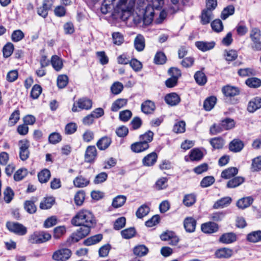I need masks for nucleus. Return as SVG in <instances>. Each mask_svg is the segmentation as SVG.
Masks as SVG:
<instances>
[{
	"label": "nucleus",
	"instance_id": "e2e57ef3",
	"mask_svg": "<svg viewBox=\"0 0 261 261\" xmlns=\"http://www.w3.org/2000/svg\"><path fill=\"white\" fill-rule=\"evenodd\" d=\"M166 57L162 52H158L154 58V63L156 64H163L166 62Z\"/></svg>",
	"mask_w": 261,
	"mask_h": 261
},
{
	"label": "nucleus",
	"instance_id": "c9c22d12",
	"mask_svg": "<svg viewBox=\"0 0 261 261\" xmlns=\"http://www.w3.org/2000/svg\"><path fill=\"white\" fill-rule=\"evenodd\" d=\"M133 252L135 255L141 257L147 254L148 249L144 245H139L134 248Z\"/></svg>",
	"mask_w": 261,
	"mask_h": 261
},
{
	"label": "nucleus",
	"instance_id": "39448f33",
	"mask_svg": "<svg viewBox=\"0 0 261 261\" xmlns=\"http://www.w3.org/2000/svg\"><path fill=\"white\" fill-rule=\"evenodd\" d=\"M6 227L10 232L18 236H24L27 233V227L18 222L8 221Z\"/></svg>",
	"mask_w": 261,
	"mask_h": 261
},
{
	"label": "nucleus",
	"instance_id": "680f3d73",
	"mask_svg": "<svg viewBox=\"0 0 261 261\" xmlns=\"http://www.w3.org/2000/svg\"><path fill=\"white\" fill-rule=\"evenodd\" d=\"M24 208L30 214L35 213L37 208L34 202L31 200L26 201L24 203Z\"/></svg>",
	"mask_w": 261,
	"mask_h": 261
},
{
	"label": "nucleus",
	"instance_id": "5fc2aeb1",
	"mask_svg": "<svg viewBox=\"0 0 261 261\" xmlns=\"http://www.w3.org/2000/svg\"><path fill=\"white\" fill-rule=\"evenodd\" d=\"M213 30L216 32H220L223 30V25L220 19H215L211 23Z\"/></svg>",
	"mask_w": 261,
	"mask_h": 261
},
{
	"label": "nucleus",
	"instance_id": "a878e982",
	"mask_svg": "<svg viewBox=\"0 0 261 261\" xmlns=\"http://www.w3.org/2000/svg\"><path fill=\"white\" fill-rule=\"evenodd\" d=\"M237 240L236 235L232 232L223 234L219 238V241L224 244H230Z\"/></svg>",
	"mask_w": 261,
	"mask_h": 261
},
{
	"label": "nucleus",
	"instance_id": "393cba45",
	"mask_svg": "<svg viewBox=\"0 0 261 261\" xmlns=\"http://www.w3.org/2000/svg\"><path fill=\"white\" fill-rule=\"evenodd\" d=\"M209 142L213 149H221L223 148L225 144L224 139L220 137L212 138Z\"/></svg>",
	"mask_w": 261,
	"mask_h": 261
},
{
	"label": "nucleus",
	"instance_id": "a211bd4d",
	"mask_svg": "<svg viewBox=\"0 0 261 261\" xmlns=\"http://www.w3.org/2000/svg\"><path fill=\"white\" fill-rule=\"evenodd\" d=\"M224 95L227 97H233L238 95L240 93V90L237 87L227 85L224 86L222 89Z\"/></svg>",
	"mask_w": 261,
	"mask_h": 261
},
{
	"label": "nucleus",
	"instance_id": "f3484780",
	"mask_svg": "<svg viewBox=\"0 0 261 261\" xmlns=\"http://www.w3.org/2000/svg\"><path fill=\"white\" fill-rule=\"evenodd\" d=\"M195 44L198 49L205 52L213 49L215 47V42L214 41H196Z\"/></svg>",
	"mask_w": 261,
	"mask_h": 261
},
{
	"label": "nucleus",
	"instance_id": "6ab92c4d",
	"mask_svg": "<svg viewBox=\"0 0 261 261\" xmlns=\"http://www.w3.org/2000/svg\"><path fill=\"white\" fill-rule=\"evenodd\" d=\"M155 109L154 103L150 100H147L141 104V111L144 114H152Z\"/></svg>",
	"mask_w": 261,
	"mask_h": 261
},
{
	"label": "nucleus",
	"instance_id": "72a5a7b5",
	"mask_svg": "<svg viewBox=\"0 0 261 261\" xmlns=\"http://www.w3.org/2000/svg\"><path fill=\"white\" fill-rule=\"evenodd\" d=\"M217 101V98L212 96L207 97L203 102V108L207 111H211L215 106Z\"/></svg>",
	"mask_w": 261,
	"mask_h": 261
},
{
	"label": "nucleus",
	"instance_id": "7ed1b4c3",
	"mask_svg": "<svg viewBox=\"0 0 261 261\" xmlns=\"http://www.w3.org/2000/svg\"><path fill=\"white\" fill-rule=\"evenodd\" d=\"M95 223L92 213L86 210L80 211L71 220V224L74 226L93 225Z\"/></svg>",
	"mask_w": 261,
	"mask_h": 261
},
{
	"label": "nucleus",
	"instance_id": "a18cd8bd",
	"mask_svg": "<svg viewBox=\"0 0 261 261\" xmlns=\"http://www.w3.org/2000/svg\"><path fill=\"white\" fill-rule=\"evenodd\" d=\"M126 198L124 195H118L113 200L112 206L115 208L121 207L125 203Z\"/></svg>",
	"mask_w": 261,
	"mask_h": 261
},
{
	"label": "nucleus",
	"instance_id": "dca6fc26",
	"mask_svg": "<svg viewBox=\"0 0 261 261\" xmlns=\"http://www.w3.org/2000/svg\"><path fill=\"white\" fill-rule=\"evenodd\" d=\"M53 4L51 0H45L42 6L37 9V14L45 18L48 15V11L52 7Z\"/></svg>",
	"mask_w": 261,
	"mask_h": 261
},
{
	"label": "nucleus",
	"instance_id": "c756f323",
	"mask_svg": "<svg viewBox=\"0 0 261 261\" xmlns=\"http://www.w3.org/2000/svg\"><path fill=\"white\" fill-rule=\"evenodd\" d=\"M194 77L196 83L199 86H204L207 81L206 76L201 71L196 72Z\"/></svg>",
	"mask_w": 261,
	"mask_h": 261
},
{
	"label": "nucleus",
	"instance_id": "4d7b16f0",
	"mask_svg": "<svg viewBox=\"0 0 261 261\" xmlns=\"http://www.w3.org/2000/svg\"><path fill=\"white\" fill-rule=\"evenodd\" d=\"M123 89V84L119 82H115L111 87V90L113 94L117 95L121 92Z\"/></svg>",
	"mask_w": 261,
	"mask_h": 261
},
{
	"label": "nucleus",
	"instance_id": "1a4fd4ad",
	"mask_svg": "<svg viewBox=\"0 0 261 261\" xmlns=\"http://www.w3.org/2000/svg\"><path fill=\"white\" fill-rule=\"evenodd\" d=\"M92 101L91 99L87 98H82L77 101V106L75 103L73 105L72 111L74 112H77V107L81 110H89L92 108Z\"/></svg>",
	"mask_w": 261,
	"mask_h": 261
},
{
	"label": "nucleus",
	"instance_id": "423d86ee",
	"mask_svg": "<svg viewBox=\"0 0 261 261\" xmlns=\"http://www.w3.org/2000/svg\"><path fill=\"white\" fill-rule=\"evenodd\" d=\"M18 145L19 147V156L23 161H26L30 156V152L29 149L30 147L29 141L26 139L19 141Z\"/></svg>",
	"mask_w": 261,
	"mask_h": 261
},
{
	"label": "nucleus",
	"instance_id": "bb28decb",
	"mask_svg": "<svg viewBox=\"0 0 261 261\" xmlns=\"http://www.w3.org/2000/svg\"><path fill=\"white\" fill-rule=\"evenodd\" d=\"M213 17V11L205 9L202 11L201 13V22L203 25L207 24L210 22Z\"/></svg>",
	"mask_w": 261,
	"mask_h": 261
},
{
	"label": "nucleus",
	"instance_id": "4468645a",
	"mask_svg": "<svg viewBox=\"0 0 261 261\" xmlns=\"http://www.w3.org/2000/svg\"><path fill=\"white\" fill-rule=\"evenodd\" d=\"M261 108V97L256 96L251 99L248 102L247 111L249 113H254Z\"/></svg>",
	"mask_w": 261,
	"mask_h": 261
},
{
	"label": "nucleus",
	"instance_id": "9b49d317",
	"mask_svg": "<svg viewBox=\"0 0 261 261\" xmlns=\"http://www.w3.org/2000/svg\"><path fill=\"white\" fill-rule=\"evenodd\" d=\"M233 254L232 249L224 247L217 249L215 252V255L218 258H229Z\"/></svg>",
	"mask_w": 261,
	"mask_h": 261
},
{
	"label": "nucleus",
	"instance_id": "4c0bfd02",
	"mask_svg": "<svg viewBox=\"0 0 261 261\" xmlns=\"http://www.w3.org/2000/svg\"><path fill=\"white\" fill-rule=\"evenodd\" d=\"M126 104L127 100L126 99H118L112 103L111 111L113 112H117L119 109L126 105Z\"/></svg>",
	"mask_w": 261,
	"mask_h": 261
},
{
	"label": "nucleus",
	"instance_id": "864d4df0",
	"mask_svg": "<svg viewBox=\"0 0 261 261\" xmlns=\"http://www.w3.org/2000/svg\"><path fill=\"white\" fill-rule=\"evenodd\" d=\"M224 130L232 129L235 126V122L233 119L226 118L221 121Z\"/></svg>",
	"mask_w": 261,
	"mask_h": 261
},
{
	"label": "nucleus",
	"instance_id": "7c9ffc66",
	"mask_svg": "<svg viewBox=\"0 0 261 261\" xmlns=\"http://www.w3.org/2000/svg\"><path fill=\"white\" fill-rule=\"evenodd\" d=\"M196 201V196L193 193L186 194L183 198L182 203L187 207L192 206Z\"/></svg>",
	"mask_w": 261,
	"mask_h": 261
},
{
	"label": "nucleus",
	"instance_id": "20e7f679",
	"mask_svg": "<svg viewBox=\"0 0 261 261\" xmlns=\"http://www.w3.org/2000/svg\"><path fill=\"white\" fill-rule=\"evenodd\" d=\"M51 235L45 231H36L30 234L28 242L31 244H39L46 242L50 240Z\"/></svg>",
	"mask_w": 261,
	"mask_h": 261
},
{
	"label": "nucleus",
	"instance_id": "e433bc0d",
	"mask_svg": "<svg viewBox=\"0 0 261 261\" xmlns=\"http://www.w3.org/2000/svg\"><path fill=\"white\" fill-rule=\"evenodd\" d=\"M55 198L53 197L44 198L40 203V208L42 210L50 208L54 204Z\"/></svg>",
	"mask_w": 261,
	"mask_h": 261
},
{
	"label": "nucleus",
	"instance_id": "37998d69",
	"mask_svg": "<svg viewBox=\"0 0 261 261\" xmlns=\"http://www.w3.org/2000/svg\"><path fill=\"white\" fill-rule=\"evenodd\" d=\"M102 239V235L98 234L88 238L84 242V244L86 246H91L99 242Z\"/></svg>",
	"mask_w": 261,
	"mask_h": 261
},
{
	"label": "nucleus",
	"instance_id": "3c124183",
	"mask_svg": "<svg viewBox=\"0 0 261 261\" xmlns=\"http://www.w3.org/2000/svg\"><path fill=\"white\" fill-rule=\"evenodd\" d=\"M234 12V7L232 5H229L225 8L222 11L221 18L223 20H225L229 16L233 14Z\"/></svg>",
	"mask_w": 261,
	"mask_h": 261
},
{
	"label": "nucleus",
	"instance_id": "ea45409f",
	"mask_svg": "<svg viewBox=\"0 0 261 261\" xmlns=\"http://www.w3.org/2000/svg\"><path fill=\"white\" fill-rule=\"evenodd\" d=\"M244 181V178L241 176H237L229 180L227 184L228 188H234L239 186Z\"/></svg>",
	"mask_w": 261,
	"mask_h": 261
},
{
	"label": "nucleus",
	"instance_id": "09e8293b",
	"mask_svg": "<svg viewBox=\"0 0 261 261\" xmlns=\"http://www.w3.org/2000/svg\"><path fill=\"white\" fill-rule=\"evenodd\" d=\"M28 173V170L25 168H22L18 169L14 175V179L18 181L23 179Z\"/></svg>",
	"mask_w": 261,
	"mask_h": 261
},
{
	"label": "nucleus",
	"instance_id": "aec40b11",
	"mask_svg": "<svg viewBox=\"0 0 261 261\" xmlns=\"http://www.w3.org/2000/svg\"><path fill=\"white\" fill-rule=\"evenodd\" d=\"M232 202L230 197L226 196L223 197L215 202L213 208L215 209L223 208L228 206Z\"/></svg>",
	"mask_w": 261,
	"mask_h": 261
},
{
	"label": "nucleus",
	"instance_id": "ddd939ff",
	"mask_svg": "<svg viewBox=\"0 0 261 261\" xmlns=\"http://www.w3.org/2000/svg\"><path fill=\"white\" fill-rule=\"evenodd\" d=\"M158 158L157 153L155 152H152L143 158L142 164L146 167L153 166L156 163Z\"/></svg>",
	"mask_w": 261,
	"mask_h": 261
},
{
	"label": "nucleus",
	"instance_id": "338daca9",
	"mask_svg": "<svg viewBox=\"0 0 261 261\" xmlns=\"http://www.w3.org/2000/svg\"><path fill=\"white\" fill-rule=\"evenodd\" d=\"M132 116V113L128 110L121 111L119 113V119L123 122L128 121Z\"/></svg>",
	"mask_w": 261,
	"mask_h": 261
},
{
	"label": "nucleus",
	"instance_id": "49530a36",
	"mask_svg": "<svg viewBox=\"0 0 261 261\" xmlns=\"http://www.w3.org/2000/svg\"><path fill=\"white\" fill-rule=\"evenodd\" d=\"M154 133L151 130H148L144 134L139 136V139L140 141L149 144L150 143L153 138Z\"/></svg>",
	"mask_w": 261,
	"mask_h": 261
},
{
	"label": "nucleus",
	"instance_id": "cd10ccee",
	"mask_svg": "<svg viewBox=\"0 0 261 261\" xmlns=\"http://www.w3.org/2000/svg\"><path fill=\"white\" fill-rule=\"evenodd\" d=\"M253 199L250 197H243L237 202V206L240 209H245L249 207L253 202Z\"/></svg>",
	"mask_w": 261,
	"mask_h": 261
},
{
	"label": "nucleus",
	"instance_id": "6e6d98bb",
	"mask_svg": "<svg viewBox=\"0 0 261 261\" xmlns=\"http://www.w3.org/2000/svg\"><path fill=\"white\" fill-rule=\"evenodd\" d=\"M14 50V45L12 43H7L3 47V51L4 57L8 58L12 54Z\"/></svg>",
	"mask_w": 261,
	"mask_h": 261
},
{
	"label": "nucleus",
	"instance_id": "f8f14e48",
	"mask_svg": "<svg viewBox=\"0 0 261 261\" xmlns=\"http://www.w3.org/2000/svg\"><path fill=\"white\" fill-rule=\"evenodd\" d=\"M130 148L132 152L140 153L147 150L149 148V145L140 140L132 144Z\"/></svg>",
	"mask_w": 261,
	"mask_h": 261
},
{
	"label": "nucleus",
	"instance_id": "f257e3e1",
	"mask_svg": "<svg viewBox=\"0 0 261 261\" xmlns=\"http://www.w3.org/2000/svg\"><path fill=\"white\" fill-rule=\"evenodd\" d=\"M164 4V0H163V4L156 8L153 5V0H139L138 7L140 10H142L144 24H150L153 20L154 15L157 14L156 11H160L161 22L166 18L167 15L166 10L163 9L160 11Z\"/></svg>",
	"mask_w": 261,
	"mask_h": 261
},
{
	"label": "nucleus",
	"instance_id": "f704fd0d",
	"mask_svg": "<svg viewBox=\"0 0 261 261\" xmlns=\"http://www.w3.org/2000/svg\"><path fill=\"white\" fill-rule=\"evenodd\" d=\"M247 240L250 242L256 243L261 241V231H252L247 236Z\"/></svg>",
	"mask_w": 261,
	"mask_h": 261
},
{
	"label": "nucleus",
	"instance_id": "c85d7f7f",
	"mask_svg": "<svg viewBox=\"0 0 261 261\" xmlns=\"http://www.w3.org/2000/svg\"><path fill=\"white\" fill-rule=\"evenodd\" d=\"M54 69L57 71H60L63 67V60L57 55L53 56L50 61Z\"/></svg>",
	"mask_w": 261,
	"mask_h": 261
},
{
	"label": "nucleus",
	"instance_id": "a19ab883",
	"mask_svg": "<svg viewBox=\"0 0 261 261\" xmlns=\"http://www.w3.org/2000/svg\"><path fill=\"white\" fill-rule=\"evenodd\" d=\"M189 155L192 161H200L203 157V153L199 149L194 148L190 151Z\"/></svg>",
	"mask_w": 261,
	"mask_h": 261
},
{
	"label": "nucleus",
	"instance_id": "0eeeda50",
	"mask_svg": "<svg viewBox=\"0 0 261 261\" xmlns=\"http://www.w3.org/2000/svg\"><path fill=\"white\" fill-rule=\"evenodd\" d=\"M81 227L76 232L73 233L71 238L73 242H77L81 239L86 237L90 231V228L93 225H81Z\"/></svg>",
	"mask_w": 261,
	"mask_h": 261
},
{
	"label": "nucleus",
	"instance_id": "79ce46f5",
	"mask_svg": "<svg viewBox=\"0 0 261 261\" xmlns=\"http://www.w3.org/2000/svg\"><path fill=\"white\" fill-rule=\"evenodd\" d=\"M150 211L149 207L146 204H143L137 210L136 215L138 218L141 219L147 216Z\"/></svg>",
	"mask_w": 261,
	"mask_h": 261
},
{
	"label": "nucleus",
	"instance_id": "8fccbe9b",
	"mask_svg": "<svg viewBox=\"0 0 261 261\" xmlns=\"http://www.w3.org/2000/svg\"><path fill=\"white\" fill-rule=\"evenodd\" d=\"M251 170L253 172L261 171V156H258L252 160Z\"/></svg>",
	"mask_w": 261,
	"mask_h": 261
},
{
	"label": "nucleus",
	"instance_id": "de8ad7c7",
	"mask_svg": "<svg viewBox=\"0 0 261 261\" xmlns=\"http://www.w3.org/2000/svg\"><path fill=\"white\" fill-rule=\"evenodd\" d=\"M245 83L250 88H257L261 86V80L256 77H250L246 81Z\"/></svg>",
	"mask_w": 261,
	"mask_h": 261
},
{
	"label": "nucleus",
	"instance_id": "774afa93",
	"mask_svg": "<svg viewBox=\"0 0 261 261\" xmlns=\"http://www.w3.org/2000/svg\"><path fill=\"white\" fill-rule=\"evenodd\" d=\"M24 37V33L20 30L14 31L11 35V39L14 42H18Z\"/></svg>",
	"mask_w": 261,
	"mask_h": 261
},
{
	"label": "nucleus",
	"instance_id": "2eb2a0df",
	"mask_svg": "<svg viewBox=\"0 0 261 261\" xmlns=\"http://www.w3.org/2000/svg\"><path fill=\"white\" fill-rule=\"evenodd\" d=\"M219 226L213 222H208L203 223L201 226L202 231L205 233H213L218 230Z\"/></svg>",
	"mask_w": 261,
	"mask_h": 261
},
{
	"label": "nucleus",
	"instance_id": "052dcab7",
	"mask_svg": "<svg viewBox=\"0 0 261 261\" xmlns=\"http://www.w3.org/2000/svg\"><path fill=\"white\" fill-rule=\"evenodd\" d=\"M261 37L260 30L257 28L251 29L250 37L252 41L260 40Z\"/></svg>",
	"mask_w": 261,
	"mask_h": 261
},
{
	"label": "nucleus",
	"instance_id": "5701e85b",
	"mask_svg": "<svg viewBox=\"0 0 261 261\" xmlns=\"http://www.w3.org/2000/svg\"><path fill=\"white\" fill-rule=\"evenodd\" d=\"M184 225L187 232H193L195 230L196 221L192 217H187L184 220Z\"/></svg>",
	"mask_w": 261,
	"mask_h": 261
},
{
	"label": "nucleus",
	"instance_id": "f03ea898",
	"mask_svg": "<svg viewBox=\"0 0 261 261\" xmlns=\"http://www.w3.org/2000/svg\"><path fill=\"white\" fill-rule=\"evenodd\" d=\"M135 0H104L101 11L106 14L113 10L116 13L130 12L133 9Z\"/></svg>",
	"mask_w": 261,
	"mask_h": 261
},
{
	"label": "nucleus",
	"instance_id": "412c9836",
	"mask_svg": "<svg viewBox=\"0 0 261 261\" xmlns=\"http://www.w3.org/2000/svg\"><path fill=\"white\" fill-rule=\"evenodd\" d=\"M244 146V144L243 141L238 139H233L229 144V150L233 152H240Z\"/></svg>",
	"mask_w": 261,
	"mask_h": 261
},
{
	"label": "nucleus",
	"instance_id": "473e14b6",
	"mask_svg": "<svg viewBox=\"0 0 261 261\" xmlns=\"http://www.w3.org/2000/svg\"><path fill=\"white\" fill-rule=\"evenodd\" d=\"M135 48L139 51H142L145 47V39L141 35H138L134 40Z\"/></svg>",
	"mask_w": 261,
	"mask_h": 261
},
{
	"label": "nucleus",
	"instance_id": "bf43d9fd",
	"mask_svg": "<svg viewBox=\"0 0 261 261\" xmlns=\"http://www.w3.org/2000/svg\"><path fill=\"white\" fill-rule=\"evenodd\" d=\"M4 200L7 203H10L14 197V192L10 187H7L4 192Z\"/></svg>",
	"mask_w": 261,
	"mask_h": 261
},
{
	"label": "nucleus",
	"instance_id": "4be33fe9",
	"mask_svg": "<svg viewBox=\"0 0 261 261\" xmlns=\"http://www.w3.org/2000/svg\"><path fill=\"white\" fill-rule=\"evenodd\" d=\"M165 100L169 105L174 106L179 103L180 98L176 93H171L166 95L165 97Z\"/></svg>",
	"mask_w": 261,
	"mask_h": 261
},
{
	"label": "nucleus",
	"instance_id": "b1692460",
	"mask_svg": "<svg viewBox=\"0 0 261 261\" xmlns=\"http://www.w3.org/2000/svg\"><path fill=\"white\" fill-rule=\"evenodd\" d=\"M111 143V139L107 136H105L98 140L96 146L100 150H105L110 146Z\"/></svg>",
	"mask_w": 261,
	"mask_h": 261
},
{
	"label": "nucleus",
	"instance_id": "69168bd1",
	"mask_svg": "<svg viewBox=\"0 0 261 261\" xmlns=\"http://www.w3.org/2000/svg\"><path fill=\"white\" fill-rule=\"evenodd\" d=\"M224 56L226 61L231 62L236 60L238 57V54L235 50H230L225 51Z\"/></svg>",
	"mask_w": 261,
	"mask_h": 261
},
{
	"label": "nucleus",
	"instance_id": "603ef678",
	"mask_svg": "<svg viewBox=\"0 0 261 261\" xmlns=\"http://www.w3.org/2000/svg\"><path fill=\"white\" fill-rule=\"evenodd\" d=\"M136 233V230L134 227H130L121 231V234L123 238L129 239L135 236Z\"/></svg>",
	"mask_w": 261,
	"mask_h": 261
},
{
	"label": "nucleus",
	"instance_id": "9d476101",
	"mask_svg": "<svg viewBox=\"0 0 261 261\" xmlns=\"http://www.w3.org/2000/svg\"><path fill=\"white\" fill-rule=\"evenodd\" d=\"M97 157V150L95 146H88L85 153V161L87 163H93Z\"/></svg>",
	"mask_w": 261,
	"mask_h": 261
},
{
	"label": "nucleus",
	"instance_id": "6e6552de",
	"mask_svg": "<svg viewBox=\"0 0 261 261\" xmlns=\"http://www.w3.org/2000/svg\"><path fill=\"white\" fill-rule=\"evenodd\" d=\"M71 251L68 248H62L55 251L52 255V258L56 261H66L71 255Z\"/></svg>",
	"mask_w": 261,
	"mask_h": 261
},
{
	"label": "nucleus",
	"instance_id": "58836bf2",
	"mask_svg": "<svg viewBox=\"0 0 261 261\" xmlns=\"http://www.w3.org/2000/svg\"><path fill=\"white\" fill-rule=\"evenodd\" d=\"M74 185L78 188H83L89 184V180L80 175L76 177L73 180Z\"/></svg>",
	"mask_w": 261,
	"mask_h": 261
},
{
	"label": "nucleus",
	"instance_id": "c03bdc74",
	"mask_svg": "<svg viewBox=\"0 0 261 261\" xmlns=\"http://www.w3.org/2000/svg\"><path fill=\"white\" fill-rule=\"evenodd\" d=\"M50 177V172L49 170L44 169L38 174L39 181L41 183L46 182Z\"/></svg>",
	"mask_w": 261,
	"mask_h": 261
},
{
	"label": "nucleus",
	"instance_id": "13d9d810",
	"mask_svg": "<svg viewBox=\"0 0 261 261\" xmlns=\"http://www.w3.org/2000/svg\"><path fill=\"white\" fill-rule=\"evenodd\" d=\"M68 82V77L66 75H60L57 79V85L59 88L65 87Z\"/></svg>",
	"mask_w": 261,
	"mask_h": 261
},
{
	"label": "nucleus",
	"instance_id": "2f4dec72",
	"mask_svg": "<svg viewBox=\"0 0 261 261\" xmlns=\"http://www.w3.org/2000/svg\"><path fill=\"white\" fill-rule=\"evenodd\" d=\"M238 173V169L236 167L228 168L221 173V177L225 179H229L237 175Z\"/></svg>",
	"mask_w": 261,
	"mask_h": 261
},
{
	"label": "nucleus",
	"instance_id": "0e129e2a",
	"mask_svg": "<svg viewBox=\"0 0 261 261\" xmlns=\"http://www.w3.org/2000/svg\"><path fill=\"white\" fill-rule=\"evenodd\" d=\"M42 92L41 87L37 84L35 85L31 90V96L33 99H37Z\"/></svg>",
	"mask_w": 261,
	"mask_h": 261
}]
</instances>
